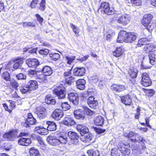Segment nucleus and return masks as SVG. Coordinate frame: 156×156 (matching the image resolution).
Wrapping results in <instances>:
<instances>
[{
	"mask_svg": "<svg viewBox=\"0 0 156 156\" xmlns=\"http://www.w3.org/2000/svg\"><path fill=\"white\" fill-rule=\"evenodd\" d=\"M48 143L52 146H57L61 144H66L67 141V136L61 134H58L55 137L48 138Z\"/></svg>",
	"mask_w": 156,
	"mask_h": 156,
	"instance_id": "1",
	"label": "nucleus"
},
{
	"mask_svg": "<svg viewBox=\"0 0 156 156\" xmlns=\"http://www.w3.org/2000/svg\"><path fill=\"white\" fill-rule=\"evenodd\" d=\"M130 20L129 15L126 14L119 15L116 19V21L118 23L123 26L127 25Z\"/></svg>",
	"mask_w": 156,
	"mask_h": 156,
	"instance_id": "2",
	"label": "nucleus"
},
{
	"mask_svg": "<svg viewBox=\"0 0 156 156\" xmlns=\"http://www.w3.org/2000/svg\"><path fill=\"white\" fill-rule=\"evenodd\" d=\"M53 93L56 95L59 99L64 98L66 95L65 89L62 85L58 86L55 88L53 91Z\"/></svg>",
	"mask_w": 156,
	"mask_h": 156,
	"instance_id": "3",
	"label": "nucleus"
},
{
	"mask_svg": "<svg viewBox=\"0 0 156 156\" xmlns=\"http://www.w3.org/2000/svg\"><path fill=\"white\" fill-rule=\"evenodd\" d=\"M17 132L15 131H11L5 133L3 137L8 140H13L17 136Z\"/></svg>",
	"mask_w": 156,
	"mask_h": 156,
	"instance_id": "4",
	"label": "nucleus"
},
{
	"mask_svg": "<svg viewBox=\"0 0 156 156\" xmlns=\"http://www.w3.org/2000/svg\"><path fill=\"white\" fill-rule=\"evenodd\" d=\"M118 147L120 152H121L122 155L125 156L129 154L130 153V150L128 148V145L121 143L119 144Z\"/></svg>",
	"mask_w": 156,
	"mask_h": 156,
	"instance_id": "5",
	"label": "nucleus"
},
{
	"mask_svg": "<svg viewBox=\"0 0 156 156\" xmlns=\"http://www.w3.org/2000/svg\"><path fill=\"white\" fill-rule=\"evenodd\" d=\"M26 63L29 67L36 68L40 65L39 61L36 58H29L26 60Z\"/></svg>",
	"mask_w": 156,
	"mask_h": 156,
	"instance_id": "6",
	"label": "nucleus"
},
{
	"mask_svg": "<svg viewBox=\"0 0 156 156\" xmlns=\"http://www.w3.org/2000/svg\"><path fill=\"white\" fill-rule=\"evenodd\" d=\"M63 115V112L59 109H55L51 114L52 118L56 120H60Z\"/></svg>",
	"mask_w": 156,
	"mask_h": 156,
	"instance_id": "7",
	"label": "nucleus"
},
{
	"mask_svg": "<svg viewBox=\"0 0 156 156\" xmlns=\"http://www.w3.org/2000/svg\"><path fill=\"white\" fill-rule=\"evenodd\" d=\"M68 98L69 101L74 105H77L79 103L78 94L76 93H71L68 94Z\"/></svg>",
	"mask_w": 156,
	"mask_h": 156,
	"instance_id": "8",
	"label": "nucleus"
},
{
	"mask_svg": "<svg viewBox=\"0 0 156 156\" xmlns=\"http://www.w3.org/2000/svg\"><path fill=\"white\" fill-rule=\"evenodd\" d=\"M153 16L151 14H145L141 21L142 24L144 26H147L150 24L152 18Z\"/></svg>",
	"mask_w": 156,
	"mask_h": 156,
	"instance_id": "9",
	"label": "nucleus"
},
{
	"mask_svg": "<svg viewBox=\"0 0 156 156\" xmlns=\"http://www.w3.org/2000/svg\"><path fill=\"white\" fill-rule=\"evenodd\" d=\"M86 72L85 69L83 67H76L73 70V73L75 76H82L84 75Z\"/></svg>",
	"mask_w": 156,
	"mask_h": 156,
	"instance_id": "10",
	"label": "nucleus"
},
{
	"mask_svg": "<svg viewBox=\"0 0 156 156\" xmlns=\"http://www.w3.org/2000/svg\"><path fill=\"white\" fill-rule=\"evenodd\" d=\"M111 89L116 92H120L126 89V87L123 85L113 84L111 86Z\"/></svg>",
	"mask_w": 156,
	"mask_h": 156,
	"instance_id": "11",
	"label": "nucleus"
},
{
	"mask_svg": "<svg viewBox=\"0 0 156 156\" xmlns=\"http://www.w3.org/2000/svg\"><path fill=\"white\" fill-rule=\"evenodd\" d=\"M128 33L124 30H121L119 33L117 40V42L122 43L123 41L126 42L127 38Z\"/></svg>",
	"mask_w": 156,
	"mask_h": 156,
	"instance_id": "12",
	"label": "nucleus"
},
{
	"mask_svg": "<svg viewBox=\"0 0 156 156\" xmlns=\"http://www.w3.org/2000/svg\"><path fill=\"white\" fill-rule=\"evenodd\" d=\"M31 143L30 138L21 137L18 140V144L22 146H28Z\"/></svg>",
	"mask_w": 156,
	"mask_h": 156,
	"instance_id": "13",
	"label": "nucleus"
},
{
	"mask_svg": "<svg viewBox=\"0 0 156 156\" xmlns=\"http://www.w3.org/2000/svg\"><path fill=\"white\" fill-rule=\"evenodd\" d=\"M68 135L69 138L73 140L74 143L76 144L78 142L79 137L77 133L74 132L70 131L68 132Z\"/></svg>",
	"mask_w": 156,
	"mask_h": 156,
	"instance_id": "14",
	"label": "nucleus"
},
{
	"mask_svg": "<svg viewBox=\"0 0 156 156\" xmlns=\"http://www.w3.org/2000/svg\"><path fill=\"white\" fill-rule=\"evenodd\" d=\"M46 109L42 107H38L37 108V114L38 117L43 119L46 116Z\"/></svg>",
	"mask_w": 156,
	"mask_h": 156,
	"instance_id": "15",
	"label": "nucleus"
},
{
	"mask_svg": "<svg viewBox=\"0 0 156 156\" xmlns=\"http://www.w3.org/2000/svg\"><path fill=\"white\" fill-rule=\"evenodd\" d=\"M74 114L75 117L78 119H83L85 118L84 112L81 109H77L74 111Z\"/></svg>",
	"mask_w": 156,
	"mask_h": 156,
	"instance_id": "16",
	"label": "nucleus"
},
{
	"mask_svg": "<svg viewBox=\"0 0 156 156\" xmlns=\"http://www.w3.org/2000/svg\"><path fill=\"white\" fill-rule=\"evenodd\" d=\"M87 103L90 107L93 108H95L98 105L97 101L94 100V98L92 96L89 97L87 100Z\"/></svg>",
	"mask_w": 156,
	"mask_h": 156,
	"instance_id": "17",
	"label": "nucleus"
},
{
	"mask_svg": "<svg viewBox=\"0 0 156 156\" xmlns=\"http://www.w3.org/2000/svg\"><path fill=\"white\" fill-rule=\"evenodd\" d=\"M77 88L80 90H83L85 87L86 81L83 79H80L76 81Z\"/></svg>",
	"mask_w": 156,
	"mask_h": 156,
	"instance_id": "18",
	"label": "nucleus"
},
{
	"mask_svg": "<svg viewBox=\"0 0 156 156\" xmlns=\"http://www.w3.org/2000/svg\"><path fill=\"white\" fill-rule=\"evenodd\" d=\"M136 36L135 33H128L127 34V38L126 40V42L132 43L136 39Z\"/></svg>",
	"mask_w": 156,
	"mask_h": 156,
	"instance_id": "19",
	"label": "nucleus"
},
{
	"mask_svg": "<svg viewBox=\"0 0 156 156\" xmlns=\"http://www.w3.org/2000/svg\"><path fill=\"white\" fill-rule=\"evenodd\" d=\"M77 129L81 135H84L89 131L87 128L82 124L78 125L77 126Z\"/></svg>",
	"mask_w": 156,
	"mask_h": 156,
	"instance_id": "20",
	"label": "nucleus"
},
{
	"mask_svg": "<svg viewBox=\"0 0 156 156\" xmlns=\"http://www.w3.org/2000/svg\"><path fill=\"white\" fill-rule=\"evenodd\" d=\"M63 123L64 125L69 126L74 125L75 122L72 118L67 117H65L63 121Z\"/></svg>",
	"mask_w": 156,
	"mask_h": 156,
	"instance_id": "21",
	"label": "nucleus"
},
{
	"mask_svg": "<svg viewBox=\"0 0 156 156\" xmlns=\"http://www.w3.org/2000/svg\"><path fill=\"white\" fill-rule=\"evenodd\" d=\"M27 86L30 90H34L38 87L37 82L35 80H30L27 83Z\"/></svg>",
	"mask_w": 156,
	"mask_h": 156,
	"instance_id": "22",
	"label": "nucleus"
},
{
	"mask_svg": "<svg viewBox=\"0 0 156 156\" xmlns=\"http://www.w3.org/2000/svg\"><path fill=\"white\" fill-rule=\"evenodd\" d=\"M104 121V118L101 116L98 115L95 118L94 123L95 125L102 126L103 124Z\"/></svg>",
	"mask_w": 156,
	"mask_h": 156,
	"instance_id": "23",
	"label": "nucleus"
},
{
	"mask_svg": "<svg viewBox=\"0 0 156 156\" xmlns=\"http://www.w3.org/2000/svg\"><path fill=\"white\" fill-rule=\"evenodd\" d=\"M156 46L153 44H145L144 49L147 53L154 51L156 50Z\"/></svg>",
	"mask_w": 156,
	"mask_h": 156,
	"instance_id": "24",
	"label": "nucleus"
},
{
	"mask_svg": "<svg viewBox=\"0 0 156 156\" xmlns=\"http://www.w3.org/2000/svg\"><path fill=\"white\" fill-rule=\"evenodd\" d=\"M43 74L45 76H50L52 73V70L51 68L48 66L43 67L42 69Z\"/></svg>",
	"mask_w": 156,
	"mask_h": 156,
	"instance_id": "25",
	"label": "nucleus"
},
{
	"mask_svg": "<svg viewBox=\"0 0 156 156\" xmlns=\"http://www.w3.org/2000/svg\"><path fill=\"white\" fill-rule=\"evenodd\" d=\"M121 101L126 105H130L132 102L131 97L129 95L122 97L121 98Z\"/></svg>",
	"mask_w": 156,
	"mask_h": 156,
	"instance_id": "26",
	"label": "nucleus"
},
{
	"mask_svg": "<svg viewBox=\"0 0 156 156\" xmlns=\"http://www.w3.org/2000/svg\"><path fill=\"white\" fill-rule=\"evenodd\" d=\"M35 130L41 135H45L47 133V129L42 126L36 127Z\"/></svg>",
	"mask_w": 156,
	"mask_h": 156,
	"instance_id": "27",
	"label": "nucleus"
},
{
	"mask_svg": "<svg viewBox=\"0 0 156 156\" xmlns=\"http://www.w3.org/2000/svg\"><path fill=\"white\" fill-rule=\"evenodd\" d=\"M47 130L50 131L55 130L56 129V123L52 121H48L47 122Z\"/></svg>",
	"mask_w": 156,
	"mask_h": 156,
	"instance_id": "28",
	"label": "nucleus"
},
{
	"mask_svg": "<svg viewBox=\"0 0 156 156\" xmlns=\"http://www.w3.org/2000/svg\"><path fill=\"white\" fill-rule=\"evenodd\" d=\"M81 140L83 142L89 143L92 140V137L88 134L85 133L84 135H81L80 137Z\"/></svg>",
	"mask_w": 156,
	"mask_h": 156,
	"instance_id": "29",
	"label": "nucleus"
},
{
	"mask_svg": "<svg viewBox=\"0 0 156 156\" xmlns=\"http://www.w3.org/2000/svg\"><path fill=\"white\" fill-rule=\"evenodd\" d=\"M123 52V50L122 48H117L116 50L113 52V55L115 57H118L121 56Z\"/></svg>",
	"mask_w": 156,
	"mask_h": 156,
	"instance_id": "30",
	"label": "nucleus"
},
{
	"mask_svg": "<svg viewBox=\"0 0 156 156\" xmlns=\"http://www.w3.org/2000/svg\"><path fill=\"white\" fill-rule=\"evenodd\" d=\"M30 156H40V154L38 151L35 149L34 147L31 148L29 150Z\"/></svg>",
	"mask_w": 156,
	"mask_h": 156,
	"instance_id": "31",
	"label": "nucleus"
},
{
	"mask_svg": "<svg viewBox=\"0 0 156 156\" xmlns=\"http://www.w3.org/2000/svg\"><path fill=\"white\" fill-rule=\"evenodd\" d=\"M37 121L36 119L34 117L30 119H27L26 121V126H25L26 127H27L29 126L28 124L30 125H33L36 124Z\"/></svg>",
	"mask_w": 156,
	"mask_h": 156,
	"instance_id": "32",
	"label": "nucleus"
},
{
	"mask_svg": "<svg viewBox=\"0 0 156 156\" xmlns=\"http://www.w3.org/2000/svg\"><path fill=\"white\" fill-rule=\"evenodd\" d=\"M149 63L151 65H154L155 64L156 58L154 54L151 53L149 55Z\"/></svg>",
	"mask_w": 156,
	"mask_h": 156,
	"instance_id": "33",
	"label": "nucleus"
},
{
	"mask_svg": "<svg viewBox=\"0 0 156 156\" xmlns=\"http://www.w3.org/2000/svg\"><path fill=\"white\" fill-rule=\"evenodd\" d=\"M115 34V33L113 30H109L106 35V40L109 41Z\"/></svg>",
	"mask_w": 156,
	"mask_h": 156,
	"instance_id": "34",
	"label": "nucleus"
},
{
	"mask_svg": "<svg viewBox=\"0 0 156 156\" xmlns=\"http://www.w3.org/2000/svg\"><path fill=\"white\" fill-rule=\"evenodd\" d=\"M87 153L89 156H100L99 152L97 150H90L87 151Z\"/></svg>",
	"mask_w": 156,
	"mask_h": 156,
	"instance_id": "35",
	"label": "nucleus"
},
{
	"mask_svg": "<svg viewBox=\"0 0 156 156\" xmlns=\"http://www.w3.org/2000/svg\"><path fill=\"white\" fill-rule=\"evenodd\" d=\"M23 62L22 59H17L13 66V68L15 69L20 68Z\"/></svg>",
	"mask_w": 156,
	"mask_h": 156,
	"instance_id": "36",
	"label": "nucleus"
},
{
	"mask_svg": "<svg viewBox=\"0 0 156 156\" xmlns=\"http://www.w3.org/2000/svg\"><path fill=\"white\" fill-rule=\"evenodd\" d=\"M36 80L38 82L42 83L45 82L44 81L46 80V77L43 74L37 76Z\"/></svg>",
	"mask_w": 156,
	"mask_h": 156,
	"instance_id": "37",
	"label": "nucleus"
},
{
	"mask_svg": "<svg viewBox=\"0 0 156 156\" xmlns=\"http://www.w3.org/2000/svg\"><path fill=\"white\" fill-rule=\"evenodd\" d=\"M150 64L149 63V62H146L143 61L141 65L140 68L141 69H146L150 68L151 66Z\"/></svg>",
	"mask_w": 156,
	"mask_h": 156,
	"instance_id": "38",
	"label": "nucleus"
},
{
	"mask_svg": "<svg viewBox=\"0 0 156 156\" xmlns=\"http://www.w3.org/2000/svg\"><path fill=\"white\" fill-rule=\"evenodd\" d=\"M138 72V70L136 69H134L130 70L129 72V73L131 78H134L137 76Z\"/></svg>",
	"mask_w": 156,
	"mask_h": 156,
	"instance_id": "39",
	"label": "nucleus"
},
{
	"mask_svg": "<svg viewBox=\"0 0 156 156\" xmlns=\"http://www.w3.org/2000/svg\"><path fill=\"white\" fill-rule=\"evenodd\" d=\"M141 83L143 86L147 87L151 85V82L150 78H148V79H146L144 80H142Z\"/></svg>",
	"mask_w": 156,
	"mask_h": 156,
	"instance_id": "40",
	"label": "nucleus"
},
{
	"mask_svg": "<svg viewBox=\"0 0 156 156\" xmlns=\"http://www.w3.org/2000/svg\"><path fill=\"white\" fill-rule=\"evenodd\" d=\"M111 154L112 156H119L120 154V151L118 149H113L111 151Z\"/></svg>",
	"mask_w": 156,
	"mask_h": 156,
	"instance_id": "41",
	"label": "nucleus"
},
{
	"mask_svg": "<svg viewBox=\"0 0 156 156\" xmlns=\"http://www.w3.org/2000/svg\"><path fill=\"white\" fill-rule=\"evenodd\" d=\"M136 133H134L132 132H130L128 134V138L132 142H135V137L136 136Z\"/></svg>",
	"mask_w": 156,
	"mask_h": 156,
	"instance_id": "42",
	"label": "nucleus"
},
{
	"mask_svg": "<svg viewBox=\"0 0 156 156\" xmlns=\"http://www.w3.org/2000/svg\"><path fill=\"white\" fill-rule=\"evenodd\" d=\"M71 28L72 29L73 31L76 35H79V28L76 26L74 25L73 23L70 24Z\"/></svg>",
	"mask_w": 156,
	"mask_h": 156,
	"instance_id": "43",
	"label": "nucleus"
},
{
	"mask_svg": "<svg viewBox=\"0 0 156 156\" xmlns=\"http://www.w3.org/2000/svg\"><path fill=\"white\" fill-rule=\"evenodd\" d=\"M61 107L63 111H66L69 109L70 106L67 102H66L62 103Z\"/></svg>",
	"mask_w": 156,
	"mask_h": 156,
	"instance_id": "44",
	"label": "nucleus"
},
{
	"mask_svg": "<svg viewBox=\"0 0 156 156\" xmlns=\"http://www.w3.org/2000/svg\"><path fill=\"white\" fill-rule=\"evenodd\" d=\"M23 27H34L35 26V23L33 22H25L22 23Z\"/></svg>",
	"mask_w": 156,
	"mask_h": 156,
	"instance_id": "45",
	"label": "nucleus"
},
{
	"mask_svg": "<svg viewBox=\"0 0 156 156\" xmlns=\"http://www.w3.org/2000/svg\"><path fill=\"white\" fill-rule=\"evenodd\" d=\"M147 41L146 38H143L140 39L138 41L137 46L138 47H141L142 45L145 44Z\"/></svg>",
	"mask_w": 156,
	"mask_h": 156,
	"instance_id": "46",
	"label": "nucleus"
},
{
	"mask_svg": "<svg viewBox=\"0 0 156 156\" xmlns=\"http://www.w3.org/2000/svg\"><path fill=\"white\" fill-rule=\"evenodd\" d=\"M2 78L7 81H9L10 80V75L8 72H4L2 75Z\"/></svg>",
	"mask_w": 156,
	"mask_h": 156,
	"instance_id": "47",
	"label": "nucleus"
},
{
	"mask_svg": "<svg viewBox=\"0 0 156 156\" xmlns=\"http://www.w3.org/2000/svg\"><path fill=\"white\" fill-rule=\"evenodd\" d=\"M75 78L74 77V76H70L68 78H66V82L68 84L70 85L71 84L72 82H74L75 81Z\"/></svg>",
	"mask_w": 156,
	"mask_h": 156,
	"instance_id": "48",
	"label": "nucleus"
},
{
	"mask_svg": "<svg viewBox=\"0 0 156 156\" xmlns=\"http://www.w3.org/2000/svg\"><path fill=\"white\" fill-rule=\"evenodd\" d=\"M89 80L91 83H95L98 81V77L97 76H92L90 78Z\"/></svg>",
	"mask_w": 156,
	"mask_h": 156,
	"instance_id": "49",
	"label": "nucleus"
},
{
	"mask_svg": "<svg viewBox=\"0 0 156 156\" xmlns=\"http://www.w3.org/2000/svg\"><path fill=\"white\" fill-rule=\"evenodd\" d=\"M84 110L86 114L89 116L92 115L94 113V112L93 111L87 107H85L84 108Z\"/></svg>",
	"mask_w": 156,
	"mask_h": 156,
	"instance_id": "50",
	"label": "nucleus"
},
{
	"mask_svg": "<svg viewBox=\"0 0 156 156\" xmlns=\"http://www.w3.org/2000/svg\"><path fill=\"white\" fill-rule=\"evenodd\" d=\"M66 58L67 60V63L70 64L71 63L73 62L75 58V56H67Z\"/></svg>",
	"mask_w": 156,
	"mask_h": 156,
	"instance_id": "51",
	"label": "nucleus"
},
{
	"mask_svg": "<svg viewBox=\"0 0 156 156\" xmlns=\"http://www.w3.org/2000/svg\"><path fill=\"white\" fill-rule=\"evenodd\" d=\"M50 57L53 60L56 61L60 58V55L58 53H54L50 55Z\"/></svg>",
	"mask_w": 156,
	"mask_h": 156,
	"instance_id": "52",
	"label": "nucleus"
},
{
	"mask_svg": "<svg viewBox=\"0 0 156 156\" xmlns=\"http://www.w3.org/2000/svg\"><path fill=\"white\" fill-rule=\"evenodd\" d=\"M49 51L47 49H41L39 51V53L42 55H47L49 53Z\"/></svg>",
	"mask_w": 156,
	"mask_h": 156,
	"instance_id": "53",
	"label": "nucleus"
},
{
	"mask_svg": "<svg viewBox=\"0 0 156 156\" xmlns=\"http://www.w3.org/2000/svg\"><path fill=\"white\" fill-rule=\"evenodd\" d=\"M45 0H41L40 4V7L39 9L41 11H43L45 8Z\"/></svg>",
	"mask_w": 156,
	"mask_h": 156,
	"instance_id": "54",
	"label": "nucleus"
},
{
	"mask_svg": "<svg viewBox=\"0 0 156 156\" xmlns=\"http://www.w3.org/2000/svg\"><path fill=\"white\" fill-rule=\"evenodd\" d=\"M26 86V87H22L20 89V92L23 94H25L27 92H30V89L27 87V85Z\"/></svg>",
	"mask_w": 156,
	"mask_h": 156,
	"instance_id": "55",
	"label": "nucleus"
},
{
	"mask_svg": "<svg viewBox=\"0 0 156 156\" xmlns=\"http://www.w3.org/2000/svg\"><path fill=\"white\" fill-rule=\"evenodd\" d=\"M104 12L108 15H111L114 13L113 9L112 8H110L109 6L105 10Z\"/></svg>",
	"mask_w": 156,
	"mask_h": 156,
	"instance_id": "56",
	"label": "nucleus"
},
{
	"mask_svg": "<svg viewBox=\"0 0 156 156\" xmlns=\"http://www.w3.org/2000/svg\"><path fill=\"white\" fill-rule=\"evenodd\" d=\"M131 3L132 4L136 6H139L141 5V0H131Z\"/></svg>",
	"mask_w": 156,
	"mask_h": 156,
	"instance_id": "57",
	"label": "nucleus"
},
{
	"mask_svg": "<svg viewBox=\"0 0 156 156\" xmlns=\"http://www.w3.org/2000/svg\"><path fill=\"white\" fill-rule=\"evenodd\" d=\"M155 26L156 24L153 23L150 25V24H148L147 26L146 27L147 29L149 32H150L155 27Z\"/></svg>",
	"mask_w": 156,
	"mask_h": 156,
	"instance_id": "58",
	"label": "nucleus"
},
{
	"mask_svg": "<svg viewBox=\"0 0 156 156\" xmlns=\"http://www.w3.org/2000/svg\"><path fill=\"white\" fill-rule=\"evenodd\" d=\"M136 136L135 137V142H140L145 141V140L143 139V138L141 137L138 134L136 133Z\"/></svg>",
	"mask_w": 156,
	"mask_h": 156,
	"instance_id": "59",
	"label": "nucleus"
},
{
	"mask_svg": "<svg viewBox=\"0 0 156 156\" xmlns=\"http://www.w3.org/2000/svg\"><path fill=\"white\" fill-rule=\"evenodd\" d=\"M109 6V4L108 3L104 2L101 4L100 9H103L104 11H105V10L107 8H108Z\"/></svg>",
	"mask_w": 156,
	"mask_h": 156,
	"instance_id": "60",
	"label": "nucleus"
},
{
	"mask_svg": "<svg viewBox=\"0 0 156 156\" xmlns=\"http://www.w3.org/2000/svg\"><path fill=\"white\" fill-rule=\"evenodd\" d=\"M37 73V71L35 70H30L28 71V74L31 77L35 76Z\"/></svg>",
	"mask_w": 156,
	"mask_h": 156,
	"instance_id": "61",
	"label": "nucleus"
},
{
	"mask_svg": "<svg viewBox=\"0 0 156 156\" xmlns=\"http://www.w3.org/2000/svg\"><path fill=\"white\" fill-rule=\"evenodd\" d=\"M16 77L17 79L19 80L25 79L26 78V76L21 73H19L16 75Z\"/></svg>",
	"mask_w": 156,
	"mask_h": 156,
	"instance_id": "62",
	"label": "nucleus"
},
{
	"mask_svg": "<svg viewBox=\"0 0 156 156\" xmlns=\"http://www.w3.org/2000/svg\"><path fill=\"white\" fill-rule=\"evenodd\" d=\"M39 0H33L31 2L30 6L31 8H34L36 7Z\"/></svg>",
	"mask_w": 156,
	"mask_h": 156,
	"instance_id": "63",
	"label": "nucleus"
},
{
	"mask_svg": "<svg viewBox=\"0 0 156 156\" xmlns=\"http://www.w3.org/2000/svg\"><path fill=\"white\" fill-rule=\"evenodd\" d=\"M11 85L16 89L18 86L19 84L15 80H14L11 82Z\"/></svg>",
	"mask_w": 156,
	"mask_h": 156,
	"instance_id": "64",
	"label": "nucleus"
}]
</instances>
